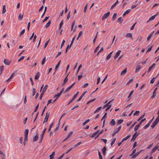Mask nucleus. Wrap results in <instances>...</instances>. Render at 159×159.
Wrapping results in <instances>:
<instances>
[{"mask_svg":"<svg viewBox=\"0 0 159 159\" xmlns=\"http://www.w3.org/2000/svg\"><path fill=\"white\" fill-rule=\"evenodd\" d=\"M89 85V84L87 83H86L84 85L82 86V87L83 88H84L86 87L87 86H88Z\"/></svg>","mask_w":159,"mask_h":159,"instance_id":"obj_56","label":"nucleus"},{"mask_svg":"<svg viewBox=\"0 0 159 159\" xmlns=\"http://www.w3.org/2000/svg\"><path fill=\"white\" fill-rule=\"evenodd\" d=\"M154 31H152L148 36L147 38V40L148 41H149L151 37H152V36L153 35L154 33Z\"/></svg>","mask_w":159,"mask_h":159,"instance_id":"obj_16","label":"nucleus"},{"mask_svg":"<svg viewBox=\"0 0 159 159\" xmlns=\"http://www.w3.org/2000/svg\"><path fill=\"white\" fill-rule=\"evenodd\" d=\"M53 123H52L51 125H50L49 127V128L48 129V132H50V131H51V128L52 127V126L53 125Z\"/></svg>","mask_w":159,"mask_h":159,"instance_id":"obj_39","label":"nucleus"},{"mask_svg":"<svg viewBox=\"0 0 159 159\" xmlns=\"http://www.w3.org/2000/svg\"><path fill=\"white\" fill-rule=\"evenodd\" d=\"M72 132H70L68 134L67 137L66 138V139H67L72 134Z\"/></svg>","mask_w":159,"mask_h":159,"instance_id":"obj_46","label":"nucleus"},{"mask_svg":"<svg viewBox=\"0 0 159 159\" xmlns=\"http://www.w3.org/2000/svg\"><path fill=\"white\" fill-rule=\"evenodd\" d=\"M131 11V9H129L125 11V12L124 13V14L123 15V16H125L126 15L128 14Z\"/></svg>","mask_w":159,"mask_h":159,"instance_id":"obj_15","label":"nucleus"},{"mask_svg":"<svg viewBox=\"0 0 159 159\" xmlns=\"http://www.w3.org/2000/svg\"><path fill=\"white\" fill-rule=\"evenodd\" d=\"M68 75H67V76L66 77V78L64 80L63 83L62 84L63 85H64L65 84L66 82L68 80V78H67Z\"/></svg>","mask_w":159,"mask_h":159,"instance_id":"obj_19","label":"nucleus"},{"mask_svg":"<svg viewBox=\"0 0 159 159\" xmlns=\"http://www.w3.org/2000/svg\"><path fill=\"white\" fill-rule=\"evenodd\" d=\"M51 23V21L49 20L48 22L46 24V28H47L50 25Z\"/></svg>","mask_w":159,"mask_h":159,"instance_id":"obj_35","label":"nucleus"},{"mask_svg":"<svg viewBox=\"0 0 159 159\" xmlns=\"http://www.w3.org/2000/svg\"><path fill=\"white\" fill-rule=\"evenodd\" d=\"M75 82H74V83H73L71 85H70V86H69L66 90L64 92V93H66L68 91H69L71 88H72L73 87V85H74V84H75Z\"/></svg>","mask_w":159,"mask_h":159,"instance_id":"obj_10","label":"nucleus"},{"mask_svg":"<svg viewBox=\"0 0 159 159\" xmlns=\"http://www.w3.org/2000/svg\"><path fill=\"white\" fill-rule=\"evenodd\" d=\"M25 32V29H23L20 33V36L23 34Z\"/></svg>","mask_w":159,"mask_h":159,"instance_id":"obj_54","label":"nucleus"},{"mask_svg":"<svg viewBox=\"0 0 159 159\" xmlns=\"http://www.w3.org/2000/svg\"><path fill=\"white\" fill-rule=\"evenodd\" d=\"M110 124L112 125H115L116 124V122L115 120L113 119L110 122Z\"/></svg>","mask_w":159,"mask_h":159,"instance_id":"obj_22","label":"nucleus"},{"mask_svg":"<svg viewBox=\"0 0 159 159\" xmlns=\"http://www.w3.org/2000/svg\"><path fill=\"white\" fill-rule=\"evenodd\" d=\"M158 143L155 147L151 150V152L152 153H154L158 148Z\"/></svg>","mask_w":159,"mask_h":159,"instance_id":"obj_7","label":"nucleus"},{"mask_svg":"<svg viewBox=\"0 0 159 159\" xmlns=\"http://www.w3.org/2000/svg\"><path fill=\"white\" fill-rule=\"evenodd\" d=\"M24 14H20L18 16V20H21L23 17Z\"/></svg>","mask_w":159,"mask_h":159,"instance_id":"obj_23","label":"nucleus"},{"mask_svg":"<svg viewBox=\"0 0 159 159\" xmlns=\"http://www.w3.org/2000/svg\"><path fill=\"white\" fill-rule=\"evenodd\" d=\"M110 12L109 11L108 12H107L105 13L102 16V20H104L105 19H106L110 15Z\"/></svg>","mask_w":159,"mask_h":159,"instance_id":"obj_4","label":"nucleus"},{"mask_svg":"<svg viewBox=\"0 0 159 159\" xmlns=\"http://www.w3.org/2000/svg\"><path fill=\"white\" fill-rule=\"evenodd\" d=\"M101 108H102V107H99L98 108L94 111V113H96V112H98L99 111L101 110Z\"/></svg>","mask_w":159,"mask_h":159,"instance_id":"obj_37","label":"nucleus"},{"mask_svg":"<svg viewBox=\"0 0 159 159\" xmlns=\"http://www.w3.org/2000/svg\"><path fill=\"white\" fill-rule=\"evenodd\" d=\"M50 40V39H49L48 41L46 42L45 43V45H44V48H45L47 46L48 44V43H49V41Z\"/></svg>","mask_w":159,"mask_h":159,"instance_id":"obj_47","label":"nucleus"},{"mask_svg":"<svg viewBox=\"0 0 159 159\" xmlns=\"http://www.w3.org/2000/svg\"><path fill=\"white\" fill-rule=\"evenodd\" d=\"M82 74H81V75H79L78 76V80H80V79L82 77V76H83Z\"/></svg>","mask_w":159,"mask_h":159,"instance_id":"obj_61","label":"nucleus"},{"mask_svg":"<svg viewBox=\"0 0 159 159\" xmlns=\"http://www.w3.org/2000/svg\"><path fill=\"white\" fill-rule=\"evenodd\" d=\"M49 115H50L49 113H47L46 116L44 118V120L43 122V123H44L45 122H47L48 119V117L49 116Z\"/></svg>","mask_w":159,"mask_h":159,"instance_id":"obj_6","label":"nucleus"},{"mask_svg":"<svg viewBox=\"0 0 159 159\" xmlns=\"http://www.w3.org/2000/svg\"><path fill=\"white\" fill-rule=\"evenodd\" d=\"M90 120L89 119H88L86 121H85L84 123H83V125H85L86 124H87L88 122H89V121Z\"/></svg>","mask_w":159,"mask_h":159,"instance_id":"obj_49","label":"nucleus"},{"mask_svg":"<svg viewBox=\"0 0 159 159\" xmlns=\"http://www.w3.org/2000/svg\"><path fill=\"white\" fill-rule=\"evenodd\" d=\"M29 132V130L28 129H26L25 132V136H28Z\"/></svg>","mask_w":159,"mask_h":159,"instance_id":"obj_31","label":"nucleus"},{"mask_svg":"<svg viewBox=\"0 0 159 159\" xmlns=\"http://www.w3.org/2000/svg\"><path fill=\"white\" fill-rule=\"evenodd\" d=\"M24 58H25V57L24 56H22L20 58H19L18 60V61L19 62V61H20L22 60H23L24 59Z\"/></svg>","mask_w":159,"mask_h":159,"instance_id":"obj_48","label":"nucleus"},{"mask_svg":"<svg viewBox=\"0 0 159 159\" xmlns=\"http://www.w3.org/2000/svg\"><path fill=\"white\" fill-rule=\"evenodd\" d=\"M111 56L110 55V54H108L107 55V57H106V59H107V60H109V59L111 58Z\"/></svg>","mask_w":159,"mask_h":159,"instance_id":"obj_57","label":"nucleus"},{"mask_svg":"<svg viewBox=\"0 0 159 159\" xmlns=\"http://www.w3.org/2000/svg\"><path fill=\"white\" fill-rule=\"evenodd\" d=\"M45 92L42 91L40 96V99H41L42 98V97L44 95Z\"/></svg>","mask_w":159,"mask_h":159,"instance_id":"obj_63","label":"nucleus"},{"mask_svg":"<svg viewBox=\"0 0 159 159\" xmlns=\"http://www.w3.org/2000/svg\"><path fill=\"white\" fill-rule=\"evenodd\" d=\"M142 39V36H139V37H138L137 39V41H141Z\"/></svg>","mask_w":159,"mask_h":159,"instance_id":"obj_45","label":"nucleus"},{"mask_svg":"<svg viewBox=\"0 0 159 159\" xmlns=\"http://www.w3.org/2000/svg\"><path fill=\"white\" fill-rule=\"evenodd\" d=\"M61 61V60L60 61H59L58 62V63L57 64L56 66V67H55L56 70H57V69L59 67Z\"/></svg>","mask_w":159,"mask_h":159,"instance_id":"obj_28","label":"nucleus"},{"mask_svg":"<svg viewBox=\"0 0 159 159\" xmlns=\"http://www.w3.org/2000/svg\"><path fill=\"white\" fill-rule=\"evenodd\" d=\"M65 42V40L64 39L63 40L62 42L61 45V48H62V47L63 46Z\"/></svg>","mask_w":159,"mask_h":159,"instance_id":"obj_60","label":"nucleus"},{"mask_svg":"<svg viewBox=\"0 0 159 159\" xmlns=\"http://www.w3.org/2000/svg\"><path fill=\"white\" fill-rule=\"evenodd\" d=\"M39 104H38V105L36 107L35 110L34 111V112L33 113L32 115H33L34 114V112H36V111L38 109V108L39 107Z\"/></svg>","mask_w":159,"mask_h":159,"instance_id":"obj_40","label":"nucleus"},{"mask_svg":"<svg viewBox=\"0 0 159 159\" xmlns=\"http://www.w3.org/2000/svg\"><path fill=\"white\" fill-rule=\"evenodd\" d=\"M141 66L140 65L137 66L136 68L135 72L137 73L139 71V70L141 68Z\"/></svg>","mask_w":159,"mask_h":159,"instance_id":"obj_18","label":"nucleus"},{"mask_svg":"<svg viewBox=\"0 0 159 159\" xmlns=\"http://www.w3.org/2000/svg\"><path fill=\"white\" fill-rule=\"evenodd\" d=\"M39 77H40L39 73V72H38L37 73L36 75L34 77V79L35 80H37L39 79Z\"/></svg>","mask_w":159,"mask_h":159,"instance_id":"obj_21","label":"nucleus"},{"mask_svg":"<svg viewBox=\"0 0 159 159\" xmlns=\"http://www.w3.org/2000/svg\"><path fill=\"white\" fill-rule=\"evenodd\" d=\"M35 94V89L34 88L33 89L32 95L34 96Z\"/></svg>","mask_w":159,"mask_h":159,"instance_id":"obj_52","label":"nucleus"},{"mask_svg":"<svg viewBox=\"0 0 159 159\" xmlns=\"http://www.w3.org/2000/svg\"><path fill=\"white\" fill-rule=\"evenodd\" d=\"M127 68H125V69L121 72V73H120V75H123L125 74L127 72Z\"/></svg>","mask_w":159,"mask_h":159,"instance_id":"obj_17","label":"nucleus"},{"mask_svg":"<svg viewBox=\"0 0 159 159\" xmlns=\"http://www.w3.org/2000/svg\"><path fill=\"white\" fill-rule=\"evenodd\" d=\"M46 57H45L43 59L41 63L42 65H43L44 64V63L46 61Z\"/></svg>","mask_w":159,"mask_h":159,"instance_id":"obj_36","label":"nucleus"},{"mask_svg":"<svg viewBox=\"0 0 159 159\" xmlns=\"http://www.w3.org/2000/svg\"><path fill=\"white\" fill-rule=\"evenodd\" d=\"M99 131V130H98L97 132L94 133L92 134V135L91 136V137L93 138L95 137H96V138H98L99 136L98 132Z\"/></svg>","mask_w":159,"mask_h":159,"instance_id":"obj_3","label":"nucleus"},{"mask_svg":"<svg viewBox=\"0 0 159 159\" xmlns=\"http://www.w3.org/2000/svg\"><path fill=\"white\" fill-rule=\"evenodd\" d=\"M146 118H144L141 120L139 122V123L136 125L134 128V130L135 131H137L139 129V127L141 125L142 123L144 121L146 120Z\"/></svg>","mask_w":159,"mask_h":159,"instance_id":"obj_1","label":"nucleus"},{"mask_svg":"<svg viewBox=\"0 0 159 159\" xmlns=\"http://www.w3.org/2000/svg\"><path fill=\"white\" fill-rule=\"evenodd\" d=\"M63 20H62L61 21V22H60V28L59 29H60L61 27H62L63 25Z\"/></svg>","mask_w":159,"mask_h":159,"instance_id":"obj_42","label":"nucleus"},{"mask_svg":"<svg viewBox=\"0 0 159 159\" xmlns=\"http://www.w3.org/2000/svg\"><path fill=\"white\" fill-rule=\"evenodd\" d=\"M4 66H0V71H1V73L0 74V75H1L3 71L4 70Z\"/></svg>","mask_w":159,"mask_h":159,"instance_id":"obj_27","label":"nucleus"},{"mask_svg":"<svg viewBox=\"0 0 159 159\" xmlns=\"http://www.w3.org/2000/svg\"><path fill=\"white\" fill-rule=\"evenodd\" d=\"M6 11V5H4L3 6L2 13V14L4 13Z\"/></svg>","mask_w":159,"mask_h":159,"instance_id":"obj_25","label":"nucleus"},{"mask_svg":"<svg viewBox=\"0 0 159 159\" xmlns=\"http://www.w3.org/2000/svg\"><path fill=\"white\" fill-rule=\"evenodd\" d=\"M39 138V134L38 132H37L36 135L34 137L33 139V141H36Z\"/></svg>","mask_w":159,"mask_h":159,"instance_id":"obj_9","label":"nucleus"},{"mask_svg":"<svg viewBox=\"0 0 159 159\" xmlns=\"http://www.w3.org/2000/svg\"><path fill=\"white\" fill-rule=\"evenodd\" d=\"M117 16V14L116 13H114L113 17H112V20H115V18H116Z\"/></svg>","mask_w":159,"mask_h":159,"instance_id":"obj_38","label":"nucleus"},{"mask_svg":"<svg viewBox=\"0 0 159 159\" xmlns=\"http://www.w3.org/2000/svg\"><path fill=\"white\" fill-rule=\"evenodd\" d=\"M130 136V135H129L127 136L125 138H123L122 139V142H123L124 141H126L127 140Z\"/></svg>","mask_w":159,"mask_h":159,"instance_id":"obj_24","label":"nucleus"},{"mask_svg":"<svg viewBox=\"0 0 159 159\" xmlns=\"http://www.w3.org/2000/svg\"><path fill=\"white\" fill-rule=\"evenodd\" d=\"M139 111H136L133 114V115L134 116H138L139 115Z\"/></svg>","mask_w":159,"mask_h":159,"instance_id":"obj_41","label":"nucleus"},{"mask_svg":"<svg viewBox=\"0 0 159 159\" xmlns=\"http://www.w3.org/2000/svg\"><path fill=\"white\" fill-rule=\"evenodd\" d=\"M153 46V45H152L151 46H150L148 48V49L146 52H150L152 49V47Z\"/></svg>","mask_w":159,"mask_h":159,"instance_id":"obj_50","label":"nucleus"},{"mask_svg":"<svg viewBox=\"0 0 159 159\" xmlns=\"http://www.w3.org/2000/svg\"><path fill=\"white\" fill-rule=\"evenodd\" d=\"M75 25V21H74L72 23V25H71V30L72 31H73V32H74L76 30V27L75 26L74 28Z\"/></svg>","mask_w":159,"mask_h":159,"instance_id":"obj_5","label":"nucleus"},{"mask_svg":"<svg viewBox=\"0 0 159 159\" xmlns=\"http://www.w3.org/2000/svg\"><path fill=\"white\" fill-rule=\"evenodd\" d=\"M158 122V121L155 120L153 124L151 125V127L152 129L153 128L156 126Z\"/></svg>","mask_w":159,"mask_h":159,"instance_id":"obj_14","label":"nucleus"},{"mask_svg":"<svg viewBox=\"0 0 159 159\" xmlns=\"http://www.w3.org/2000/svg\"><path fill=\"white\" fill-rule=\"evenodd\" d=\"M87 7H88V4H86V5H85V6L84 7V12H86L87 8Z\"/></svg>","mask_w":159,"mask_h":159,"instance_id":"obj_59","label":"nucleus"},{"mask_svg":"<svg viewBox=\"0 0 159 159\" xmlns=\"http://www.w3.org/2000/svg\"><path fill=\"white\" fill-rule=\"evenodd\" d=\"M55 152H53L50 155V157H51V158H53V155L55 154Z\"/></svg>","mask_w":159,"mask_h":159,"instance_id":"obj_55","label":"nucleus"},{"mask_svg":"<svg viewBox=\"0 0 159 159\" xmlns=\"http://www.w3.org/2000/svg\"><path fill=\"white\" fill-rule=\"evenodd\" d=\"M116 138H114L113 141H112V142H111V146H112L115 143V142L116 141Z\"/></svg>","mask_w":159,"mask_h":159,"instance_id":"obj_51","label":"nucleus"},{"mask_svg":"<svg viewBox=\"0 0 159 159\" xmlns=\"http://www.w3.org/2000/svg\"><path fill=\"white\" fill-rule=\"evenodd\" d=\"M106 148L104 147L102 149V153H103V154L104 155H105V154H106Z\"/></svg>","mask_w":159,"mask_h":159,"instance_id":"obj_30","label":"nucleus"},{"mask_svg":"<svg viewBox=\"0 0 159 159\" xmlns=\"http://www.w3.org/2000/svg\"><path fill=\"white\" fill-rule=\"evenodd\" d=\"M23 140V137H21L20 138V141L21 144H22Z\"/></svg>","mask_w":159,"mask_h":159,"instance_id":"obj_64","label":"nucleus"},{"mask_svg":"<svg viewBox=\"0 0 159 159\" xmlns=\"http://www.w3.org/2000/svg\"><path fill=\"white\" fill-rule=\"evenodd\" d=\"M155 78H154V77L150 81V83H151L152 84H153L155 81Z\"/></svg>","mask_w":159,"mask_h":159,"instance_id":"obj_43","label":"nucleus"},{"mask_svg":"<svg viewBox=\"0 0 159 159\" xmlns=\"http://www.w3.org/2000/svg\"><path fill=\"white\" fill-rule=\"evenodd\" d=\"M137 135V132H136L133 136L132 140H134L136 138Z\"/></svg>","mask_w":159,"mask_h":159,"instance_id":"obj_20","label":"nucleus"},{"mask_svg":"<svg viewBox=\"0 0 159 159\" xmlns=\"http://www.w3.org/2000/svg\"><path fill=\"white\" fill-rule=\"evenodd\" d=\"M111 101H109L107 104L104 105L103 107V109H105V108H106L107 106H108V108H107L106 110L105 111H107L111 107V105L110 104V103L111 102Z\"/></svg>","mask_w":159,"mask_h":159,"instance_id":"obj_2","label":"nucleus"},{"mask_svg":"<svg viewBox=\"0 0 159 159\" xmlns=\"http://www.w3.org/2000/svg\"><path fill=\"white\" fill-rule=\"evenodd\" d=\"M136 23H134L130 28V30H133L134 27V26H135V25L136 24Z\"/></svg>","mask_w":159,"mask_h":159,"instance_id":"obj_62","label":"nucleus"},{"mask_svg":"<svg viewBox=\"0 0 159 159\" xmlns=\"http://www.w3.org/2000/svg\"><path fill=\"white\" fill-rule=\"evenodd\" d=\"M125 37L130 38L132 39H133L132 37V34L131 33H127Z\"/></svg>","mask_w":159,"mask_h":159,"instance_id":"obj_13","label":"nucleus"},{"mask_svg":"<svg viewBox=\"0 0 159 159\" xmlns=\"http://www.w3.org/2000/svg\"><path fill=\"white\" fill-rule=\"evenodd\" d=\"M82 65L81 64L80 65V66H79L78 67V68L77 72V74L78 73L80 69L82 67Z\"/></svg>","mask_w":159,"mask_h":159,"instance_id":"obj_53","label":"nucleus"},{"mask_svg":"<svg viewBox=\"0 0 159 159\" xmlns=\"http://www.w3.org/2000/svg\"><path fill=\"white\" fill-rule=\"evenodd\" d=\"M155 65V63H153V64L151 66H150L148 70V72H149L151 70H152V68Z\"/></svg>","mask_w":159,"mask_h":159,"instance_id":"obj_26","label":"nucleus"},{"mask_svg":"<svg viewBox=\"0 0 159 159\" xmlns=\"http://www.w3.org/2000/svg\"><path fill=\"white\" fill-rule=\"evenodd\" d=\"M156 16V15H154L152 16L151 18H150L147 21V23L149 22L150 21H151L154 19L155 18V16Z\"/></svg>","mask_w":159,"mask_h":159,"instance_id":"obj_11","label":"nucleus"},{"mask_svg":"<svg viewBox=\"0 0 159 159\" xmlns=\"http://www.w3.org/2000/svg\"><path fill=\"white\" fill-rule=\"evenodd\" d=\"M4 63L7 65H9L11 63V61L7 59H5L4 61Z\"/></svg>","mask_w":159,"mask_h":159,"instance_id":"obj_12","label":"nucleus"},{"mask_svg":"<svg viewBox=\"0 0 159 159\" xmlns=\"http://www.w3.org/2000/svg\"><path fill=\"white\" fill-rule=\"evenodd\" d=\"M61 94L59 93H57V94H56L54 97H56L57 99L61 95Z\"/></svg>","mask_w":159,"mask_h":159,"instance_id":"obj_34","label":"nucleus"},{"mask_svg":"<svg viewBox=\"0 0 159 159\" xmlns=\"http://www.w3.org/2000/svg\"><path fill=\"white\" fill-rule=\"evenodd\" d=\"M120 23H121L122 20V17H120L117 20Z\"/></svg>","mask_w":159,"mask_h":159,"instance_id":"obj_44","label":"nucleus"},{"mask_svg":"<svg viewBox=\"0 0 159 159\" xmlns=\"http://www.w3.org/2000/svg\"><path fill=\"white\" fill-rule=\"evenodd\" d=\"M133 92H134V91L133 90H132V91L130 93H129V96H128V98H129L131 96V95L133 93Z\"/></svg>","mask_w":159,"mask_h":159,"instance_id":"obj_58","label":"nucleus"},{"mask_svg":"<svg viewBox=\"0 0 159 159\" xmlns=\"http://www.w3.org/2000/svg\"><path fill=\"white\" fill-rule=\"evenodd\" d=\"M123 122V120L120 119V120H119L117 123V125H118L122 123Z\"/></svg>","mask_w":159,"mask_h":159,"instance_id":"obj_29","label":"nucleus"},{"mask_svg":"<svg viewBox=\"0 0 159 159\" xmlns=\"http://www.w3.org/2000/svg\"><path fill=\"white\" fill-rule=\"evenodd\" d=\"M150 122H149L148 124H147V125H146L144 127V129H146V128H147L148 127H149V126H150Z\"/></svg>","mask_w":159,"mask_h":159,"instance_id":"obj_33","label":"nucleus"},{"mask_svg":"<svg viewBox=\"0 0 159 159\" xmlns=\"http://www.w3.org/2000/svg\"><path fill=\"white\" fill-rule=\"evenodd\" d=\"M121 52V50H119L117 51L114 56V59H116L118 57L119 55Z\"/></svg>","mask_w":159,"mask_h":159,"instance_id":"obj_8","label":"nucleus"},{"mask_svg":"<svg viewBox=\"0 0 159 159\" xmlns=\"http://www.w3.org/2000/svg\"><path fill=\"white\" fill-rule=\"evenodd\" d=\"M48 87V85L47 84H46V85H45V87H44L42 91H43L44 92H45L46 91V90H47V89Z\"/></svg>","mask_w":159,"mask_h":159,"instance_id":"obj_32","label":"nucleus"}]
</instances>
